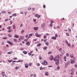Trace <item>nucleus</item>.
<instances>
[{
  "label": "nucleus",
  "mask_w": 77,
  "mask_h": 77,
  "mask_svg": "<svg viewBox=\"0 0 77 77\" xmlns=\"http://www.w3.org/2000/svg\"><path fill=\"white\" fill-rule=\"evenodd\" d=\"M28 36H29V35H26V38H27H27H28V37H29Z\"/></svg>",
  "instance_id": "42"
},
{
  "label": "nucleus",
  "mask_w": 77,
  "mask_h": 77,
  "mask_svg": "<svg viewBox=\"0 0 77 77\" xmlns=\"http://www.w3.org/2000/svg\"><path fill=\"white\" fill-rule=\"evenodd\" d=\"M64 60L65 61H66V56H65L64 57Z\"/></svg>",
  "instance_id": "20"
},
{
  "label": "nucleus",
  "mask_w": 77,
  "mask_h": 77,
  "mask_svg": "<svg viewBox=\"0 0 77 77\" xmlns=\"http://www.w3.org/2000/svg\"><path fill=\"white\" fill-rule=\"evenodd\" d=\"M58 35H57V34H55V37H56H56H57V36H58Z\"/></svg>",
  "instance_id": "44"
},
{
  "label": "nucleus",
  "mask_w": 77,
  "mask_h": 77,
  "mask_svg": "<svg viewBox=\"0 0 77 77\" xmlns=\"http://www.w3.org/2000/svg\"><path fill=\"white\" fill-rule=\"evenodd\" d=\"M71 63L73 64V63H74L75 62V57H73V60H71Z\"/></svg>",
  "instance_id": "1"
},
{
  "label": "nucleus",
  "mask_w": 77,
  "mask_h": 77,
  "mask_svg": "<svg viewBox=\"0 0 77 77\" xmlns=\"http://www.w3.org/2000/svg\"><path fill=\"white\" fill-rule=\"evenodd\" d=\"M41 26L42 27H44L45 26V23H43L42 24Z\"/></svg>",
  "instance_id": "14"
},
{
  "label": "nucleus",
  "mask_w": 77,
  "mask_h": 77,
  "mask_svg": "<svg viewBox=\"0 0 77 77\" xmlns=\"http://www.w3.org/2000/svg\"><path fill=\"white\" fill-rule=\"evenodd\" d=\"M31 9H32V8H28V10L29 11H30V10H31Z\"/></svg>",
  "instance_id": "49"
},
{
  "label": "nucleus",
  "mask_w": 77,
  "mask_h": 77,
  "mask_svg": "<svg viewBox=\"0 0 77 77\" xmlns=\"http://www.w3.org/2000/svg\"><path fill=\"white\" fill-rule=\"evenodd\" d=\"M8 42V44H10V43L11 42L8 41H7V42Z\"/></svg>",
  "instance_id": "61"
},
{
  "label": "nucleus",
  "mask_w": 77,
  "mask_h": 77,
  "mask_svg": "<svg viewBox=\"0 0 77 77\" xmlns=\"http://www.w3.org/2000/svg\"><path fill=\"white\" fill-rule=\"evenodd\" d=\"M20 50H24V48H21Z\"/></svg>",
  "instance_id": "56"
},
{
  "label": "nucleus",
  "mask_w": 77,
  "mask_h": 77,
  "mask_svg": "<svg viewBox=\"0 0 77 77\" xmlns=\"http://www.w3.org/2000/svg\"><path fill=\"white\" fill-rule=\"evenodd\" d=\"M33 29L35 30H38V28L37 27H34Z\"/></svg>",
  "instance_id": "17"
},
{
  "label": "nucleus",
  "mask_w": 77,
  "mask_h": 77,
  "mask_svg": "<svg viewBox=\"0 0 77 77\" xmlns=\"http://www.w3.org/2000/svg\"><path fill=\"white\" fill-rule=\"evenodd\" d=\"M25 68H27L29 67V66L28 65V64H25Z\"/></svg>",
  "instance_id": "10"
},
{
  "label": "nucleus",
  "mask_w": 77,
  "mask_h": 77,
  "mask_svg": "<svg viewBox=\"0 0 77 77\" xmlns=\"http://www.w3.org/2000/svg\"><path fill=\"white\" fill-rule=\"evenodd\" d=\"M59 59H57L56 61V65H59Z\"/></svg>",
  "instance_id": "4"
},
{
  "label": "nucleus",
  "mask_w": 77,
  "mask_h": 77,
  "mask_svg": "<svg viewBox=\"0 0 77 77\" xmlns=\"http://www.w3.org/2000/svg\"><path fill=\"white\" fill-rule=\"evenodd\" d=\"M74 55L73 54H71V55L70 56V57H72V58L73 57Z\"/></svg>",
  "instance_id": "24"
},
{
  "label": "nucleus",
  "mask_w": 77,
  "mask_h": 77,
  "mask_svg": "<svg viewBox=\"0 0 77 77\" xmlns=\"http://www.w3.org/2000/svg\"><path fill=\"white\" fill-rule=\"evenodd\" d=\"M10 23H11V24H12V21L10 20Z\"/></svg>",
  "instance_id": "52"
},
{
  "label": "nucleus",
  "mask_w": 77,
  "mask_h": 77,
  "mask_svg": "<svg viewBox=\"0 0 77 77\" xmlns=\"http://www.w3.org/2000/svg\"><path fill=\"white\" fill-rule=\"evenodd\" d=\"M47 47H46L45 46L44 47L43 49L44 50H47Z\"/></svg>",
  "instance_id": "22"
},
{
  "label": "nucleus",
  "mask_w": 77,
  "mask_h": 77,
  "mask_svg": "<svg viewBox=\"0 0 77 77\" xmlns=\"http://www.w3.org/2000/svg\"><path fill=\"white\" fill-rule=\"evenodd\" d=\"M61 54H64V53H65L64 51H62L61 52Z\"/></svg>",
  "instance_id": "25"
},
{
  "label": "nucleus",
  "mask_w": 77,
  "mask_h": 77,
  "mask_svg": "<svg viewBox=\"0 0 77 77\" xmlns=\"http://www.w3.org/2000/svg\"><path fill=\"white\" fill-rule=\"evenodd\" d=\"M30 77H32V76H33V74H31L30 75Z\"/></svg>",
  "instance_id": "59"
},
{
  "label": "nucleus",
  "mask_w": 77,
  "mask_h": 77,
  "mask_svg": "<svg viewBox=\"0 0 77 77\" xmlns=\"http://www.w3.org/2000/svg\"><path fill=\"white\" fill-rule=\"evenodd\" d=\"M18 68H19V67L18 66H16L15 67V69H16V70H18Z\"/></svg>",
  "instance_id": "23"
},
{
  "label": "nucleus",
  "mask_w": 77,
  "mask_h": 77,
  "mask_svg": "<svg viewBox=\"0 0 77 77\" xmlns=\"http://www.w3.org/2000/svg\"><path fill=\"white\" fill-rule=\"evenodd\" d=\"M20 38L21 39H23V38H24V37L23 36H20Z\"/></svg>",
  "instance_id": "31"
},
{
  "label": "nucleus",
  "mask_w": 77,
  "mask_h": 77,
  "mask_svg": "<svg viewBox=\"0 0 77 77\" xmlns=\"http://www.w3.org/2000/svg\"><path fill=\"white\" fill-rule=\"evenodd\" d=\"M28 54L29 55V56H31L32 55V54H30V53H28Z\"/></svg>",
  "instance_id": "57"
},
{
  "label": "nucleus",
  "mask_w": 77,
  "mask_h": 77,
  "mask_svg": "<svg viewBox=\"0 0 77 77\" xmlns=\"http://www.w3.org/2000/svg\"><path fill=\"white\" fill-rule=\"evenodd\" d=\"M2 74L3 75H4L5 74V72H2Z\"/></svg>",
  "instance_id": "48"
},
{
  "label": "nucleus",
  "mask_w": 77,
  "mask_h": 77,
  "mask_svg": "<svg viewBox=\"0 0 77 77\" xmlns=\"http://www.w3.org/2000/svg\"><path fill=\"white\" fill-rule=\"evenodd\" d=\"M41 45V44L39 43L37 45V47H40Z\"/></svg>",
  "instance_id": "18"
},
{
  "label": "nucleus",
  "mask_w": 77,
  "mask_h": 77,
  "mask_svg": "<svg viewBox=\"0 0 77 77\" xmlns=\"http://www.w3.org/2000/svg\"><path fill=\"white\" fill-rule=\"evenodd\" d=\"M11 27V26H9L7 27V29H10Z\"/></svg>",
  "instance_id": "33"
},
{
  "label": "nucleus",
  "mask_w": 77,
  "mask_h": 77,
  "mask_svg": "<svg viewBox=\"0 0 77 77\" xmlns=\"http://www.w3.org/2000/svg\"><path fill=\"white\" fill-rule=\"evenodd\" d=\"M59 68H60V67H59V66H58L57 68V69H59Z\"/></svg>",
  "instance_id": "54"
},
{
  "label": "nucleus",
  "mask_w": 77,
  "mask_h": 77,
  "mask_svg": "<svg viewBox=\"0 0 77 77\" xmlns=\"http://www.w3.org/2000/svg\"><path fill=\"white\" fill-rule=\"evenodd\" d=\"M48 54H51V52L49 51L48 52Z\"/></svg>",
  "instance_id": "53"
},
{
  "label": "nucleus",
  "mask_w": 77,
  "mask_h": 77,
  "mask_svg": "<svg viewBox=\"0 0 77 77\" xmlns=\"http://www.w3.org/2000/svg\"><path fill=\"white\" fill-rule=\"evenodd\" d=\"M14 38H18L19 36L17 34H15L14 36Z\"/></svg>",
  "instance_id": "8"
},
{
  "label": "nucleus",
  "mask_w": 77,
  "mask_h": 77,
  "mask_svg": "<svg viewBox=\"0 0 77 77\" xmlns=\"http://www.w3.org/2000/svg\"><path fill=\"white\" fill-rule=\"evenodd\" d=\"M67 45L69 46V47H71V44L69 43H68L67 44Z\"/></svg>",
  "instance_id": "28"
},
{
  "label": "nucleus",
  "mask_w": 77,
  "mask_h": 77,
  "mask_svg": "<svg viewBox=\"0 0 77 77\" xmlns=\"http://www.w3.org/2000/svg\"><path fill=\"white\" fill-rule=\"evenodd\" d=\"M68 64L67 63H66L65 66V68H67V66H68Z\"/></svg>",
  "instance_id": "27"
},
{
  "label": "nucleus",
  "mask_w": 77,
  "mask_h": 77,
  "mask_svg": "<svg viewBox=\"0 0 77 77\" xmlns=\"http://www.w3.org/2000/svg\"><path fill=\"white\" fill-rule=\"evenodd\" d=\"M50 26V27H52L53 26V24H52V23H51Z\"/></svg>",
  "instance_id": "51"
},
{
  "label": "nucleus",
  "mask_w": 77,
  "mask_h": 77,
  "mask_svg": "<svg viewBox=\"0 0 77 77\" xmlns=\"http://www.w3.org/2000/svg\"><path fill=\"white\" fill-rule=\"evenodd\" d=\"M11 31H12V30L10 29L8 31V33H11Z\"/></svg>",
  "instance_id": "38"
},
{
  "label": "nucleus",
  "mask_w": 77,
  "mask_h": 77,
  "mask_svg": "<svg viewBox=\"0 0 77 77\" xmlns=\"http://www.w3.org/2000/svg\"><path fill=\"white\" fill-rule=\"evenodd\" d=\"M2 38L3 39H8V37H3Z\"/></svg>",
  "instance_id": "21"
},
{
  "label": "nucleus",
  "mask_w": 77,
  "mask_h": 77,
  "mask_svg": "<svg viewBox=\"0 0 77 77\" xmlns=\"http://www.w3.org/2000/svg\"><path fill=\"white\" fill-rule=\"evenodd\" d=\"M51 39H53L54 40H56V37L55 36H53L52 37Z\"/></svg>",
  "instance_id": "11"
},
{
  "label": "nucleus",
  "mask_w": 77,
  "mask_h": 77,
  "mask_svg": "<svg viewBox=\"0 0 77 77\" xmlns=\"http://www.w3.org/2000/svg\"><path fill=\"white\" fill-rule=\"evenodd\" d=\"M72 26L73 27H74V23H73Z\"/></svg>",
  "instance_id": "60"
},
{
  "label": "nucleus",
  "mask_w": 77,
  "mask_h": 77,
  "mask_svg": "<svg viewBox=\"0 0 77 77\" xmlns=\"http://www.w3.org/2000/svg\"><path fill=\"white\" fill-rule=\"evenodd\" d=\"M39 59H40V60H41V59H42V57H39Z\"/></svg>",
  "instance_id": "46"
},
{
  "label": "nucleus",
  "mask_w": 77,
  "mask_h": 77,
  "mask_svg": "<svg viewBox=\"0 0 77 77\" xmlns=\"http://www.w3.org/2000/svg\"><path fill=\"white\" fill-rule=\"evenodd\" d=\"M17 59V58H13V60H16Z\"/></svg>",
  "instance_id": "58"
},
{
  "label": "nucleus",
  "mask_w": 77,
  "mask_h": 77,
  "mask_svg": "<svg viewBox=\"0 0 77 77\" xmlns=\"http://www.w3.org/2000/svg\"><path fill=\"white\" fill-rule=\"evenodd\" d=\"M50 59L51 60H53V55H51L50 56Z\"/></svg>",
  "instance_id": "6"
},
{
  "label": "nucleus",
  "mask_w": 77,
  "mask_h": 77,
  "mask_svg": "<svg viewBox=\"0 0 77 77\" xmlns=\"http://www.w3.org/2000/svg\"><path fill=\"white\" fill-rule=\"evenodd\" d=\"M43 8H44V9H45V8L46 7L45 6V5H43Z\"/></svg>",
  "instance_id": "34"
},
{
  "label": "nucleus",
  "mask_w": 77,
  "mask_h": 77,
  "mask_svg": "<svg viewBox=\"0 0 77 77\" xmlns=\"http://www.w3.org/2000/svg\"><path fill=\"white\" fill-rule=\"evenodd\" d=\"M18 42H21V40L20 38H19L18 40Z\"/></svg>",
  "instance_id": "41"
},
{
  "label": "nucleus",
  "mask_w": 77,
  "mask_h": 77,
  "mask_svg": "<svg viewBox=\"0 0 77 77\" xmlns=\"http://www.w3.org/2000/svg\"><path fill=\"white\" fill-rule=\"evenodd\" d=\"M35 35L36 37H38L39 38L41 36V34H39L38 35V32H36Z\"/></svg>",
  "instance_id": "2"
},
{
  "label": "nucleus",
  "mask_w": 77,
  "mask_h": 77,
  "mask_svg": "<svg viewBox=\"0 0 77 77\" xmlns=\"http://www.w3.org/2000/svg\"><path fill=\"white\" fill-rule=\"evenodd\" d=\"M32 63H29V66H31V65H32Z\"/></svg>",
  "instance_id": "39"
},
{
  "label": "nucleus",
  "mask_w": 77,
  "mask_h": 77,
  "mask_svg": "<svg viewBox=\"0 0 77 77\" xmlns=\"http://www.w3.org/2000/svg\"><path fill=\"white\" fill-rule=\"evenodd\" d=\"M45 75L46 76L48 75V72H46L45 73Z\"/></svg>",
  "instance_id": "16"
},
{
  "label": "nucleus",
  "mask_w": 77,
  "mask_h": 77,
  "mask_svg": "<svg viewBox=\"0 0 77 77\" xmlns=\"http://www.w3.org/2000/svg\"><path fill=\"white\" fill-rule=\"evenodd\" d=\"M26 44H27V45L28 46L30 45V42H27L26 43Z\"/></svg>",
  "instance_id": "7"
},
{
  "label": "nucleus",
  "mask_w": 77,
  "mask_h": 77,
  "mask_svg": "<svg viewBox=\"0 0 77 77\" xmlns=\"http://www.w3.org/2000/svg\"><path fill=\"white\" fill-rule=\"evenodd\" d=\"M16 13H14V14H13L12 15V16H14V17H16V16H17V15Z\"/></svg>",
  "instance_id": "26"
},
{
  "label": "nucleus",
  "mask_w": 77,
  "mask_h": 77,
  "mask_svg": "<svg viewBox=\"0 0 77 77\" xmlns=\"http://www.w3.org/2000/svg\"><path fill=\"white\" fill-rule=\"evenodd\" d=\"M70 74H71V75H74V72H72L71 73H70Z\"/></svg>",
  "instance_id": "47"
},
{
  "label": "nucleus",
  "mask_w": 77,
  "mask_h": 77,
  "mask_svg": "<svg viewBox=\"0 0 77 77\" xmlns=\"http://www.w3.org/2000/svg\"><path fill=\"white\" fill-rule=\"evenodd\" d=\"M47 36V35H45L44 36H43V38L44 39H45V38H46V37Z\"/></svg>",
  "instance_id": "32"
},
{
  "label": "nucleus",
  "mask_w": 77,
  "mask_h": 77,
  "mask_svg": "<svg viewBox=\"0 0 77 77\" xmlns=\"http://www.w3.org/2000/svg\"><path fill=\"white\" fill-rule=\"evenodd\" d=\"M39 69L40 70H44V69H45V68H42V67H40L39 68Z\"/></svg>",
  "instance_id": "12"
},
{
  "label": "nucleus",
  "mask_w": 77,
  "mask_h": 77,
  "mask_svg": "<svg viewBox=\"0 0 77 77\" xmlns=\"http://www.w3.org/2000/svg\"><path fill=\"white\" fill-rule=\"evenodd\" d=\"M12 61H13V60H8V61L9 62V63H11V62Z\"/></svg>",
  "instance_id": "19"
},
{
  "label": "nucleus",
  "mask_w": 77,
  "mask_h": 77,
  "mask_svg": "<svg viewBox=\"0 0 77 77\" xmlns=\"http://www.w3.org/2000/svg\"><path fill=\"white\" fill-rule=\"evenodd\" d=\"M54 23V21H53L52 20H51V24H52V23Z\"/></svg>",
  "instance_id": "36"
},
{
  "label": "nucleus",
  "mask_w": 77,
  "mask_h": 77,
  "mask_svg": "<svg viewBox=\"0 0 77 77\" xmlns=\"http://www.w3.org/2000/svg\"><path fill=\"white\" fill-rule=\"evenodd\" d=\"M5 13H6V11H2L1 12V14H5Z\"/></svg>",
  "instance_id": "29"
},
{
  "label": "nucleus",
  "mask_w": 77,
  "mask_h": 77,
  "mask_svg": "<svg viewBox=\"0 0 77 77\" xmlns=\"http://www.w3.org/2000/svg\"><path fill=\"white\" fill-rule=\"evenodd\" d=\"M15 25H13V29H15Z\"/></svg>",
  "instance_id": "30"
},
{
  "label": "nucleus",
  "mask_w": 77,
  "mask_h": 77,
  "mask_svg": "<svg viewBox=\"0 0 77 77\" xmlns=\"http://www.w3.org/2000/svg\"><path fill=\"white\" fill-rule=\"evenodd\" d=\"M32 35H33V34L32 33H31V34H29V36L28 37V38H27V39H29V38H30V37H31V36H32Z\"/></svg>",
  "instance_id": "9"
},
{
  "label": "nucleus",
  "mask_w": 77,
  "mask_h": 77,
  "mask_svg": "<svg viewBox=\"0 0 77 77\" xmlns=\"http://www.w3.org/2000/svg\"><path fill=\"white\" fill-rule=\"evenodd\" d=\"M35 17H38V18L41 17V15H39L38 14H35Z\"/></svg>",
  "instance_id": "3"
},
{
  "label": "nucleus",
  "mask_w": 77,
  "mask_h": 77,
  "mask_svg": "<svg viewBox=\"0 0 77 77\" xmlns=\"http://www.w3.org/2000/svg\"><path fill=\"white\" fill-rule=\"evenodd\" d=\"M13 52H13V51H11L7 52V54H12Z\"/></svg>",
  "instance_id": "5"
},
{
  "label": "nucleus",
  "mask_w": 77,
  "mask_h": 77,
  "mask_svg": "<svg viewBox=\"0 0 77 77\" xmlns=\"http://www.w3.org/2000/svg\"><path fill=\"white\" fill-rule=\"evenodd\" d=\"M8 36L9 37H12V35L10 34H8Z\"/></svg>",
  "instance_id": "37"
},
{
  "label": "nucleus",
  "mask_w": 77,
  "mask_h": 77,
  "mask_svg": "<svg viewBox=\"0 0 77 77\" xmlns=\"http://www.w3.org/2000/svg\"><path fill=\"white\" fill-rule=\"evenodd\" d=\"M66 56H68H68H69V54H68V53H66Z\"/></svg>",
  "instance_id": "55"
},
{
  "label": "nucleus",
  "mask_w": 77,
  "mask_h": 77,
  "mask_svg": "<svg viewBox=\"0 0 77 77\" xmlns=\"http://www.w3.org/2000/svg\"><path fill=\"white\" fill-rule=\"evenodd\" d=\"M37 65L38 66H40V64L39 63H38V64H37Z\"/></svg>",
  "instance_id": "63"
},
{
  "label": "nucleus",
  "mask_w": 77,
  "mask_h": 77,
  "mask_svg": "<svg viewBox=\"0 0 77 77\" xmlns=\"http://www.w3.org/2000/svg\"><path fill=\"white\" fill-rule=\"evenodd\" d=\"M10 45H13V44H13V43H12V42H11L10 43Z\"/></svg>",
  "instance_id": "40"
},
{
  "label": "nucleus",
  "mask_w": 77,
  "mask_h": 77,
  "mask_svg": "<svg viewBox=\"0 0 77 77\" xmlns=\"http://www.w3.org/2000/svg\"><path fill=\"white\" fill-rule=\"evenodd\" d=\"M14 41H15V42H17V39H16L14 38Z\"/></svg>",
  "instance_id": "43"
},
{
  "label": "nucleus",
  "mask_w": 77,
  "mask_h": 77,
  "mask_svg": "<svg viewBox=\"0 0 77 77\" xmlns=\"http://www.w3.org/2000/svg\"><path fill=\"white\" fill-rule=\"evenodd\" d=\"M28 40V39H26L24 40V41H26H26H27V40Z\"/></svg>",
  "instance_id": "62"
},
{
  "label": "nucleus",
  "mask_w": 77,
  "mask_h": 77,
  "mask_svg": "<svg viewBox=\"0 0 77 77\" xmlns=\"http://www.w3.org/2000/svg\"><path fill=\"white\" fill-rule=\"evenodd\" d=\"M44 63L45 64V65H47V61H46V60H44Z\"/></svg>",
  "instance_id": "15"
},
{
  "label": "nucleus",
  "mask_w": 77,
  "mask_h": 77,
  "mask_svg": "<svg viewBox=\"0 0 77 77\" xmlns=\"http://www.w3.org/2000/svg\"><path fill=\"white\" fill-rule=\"evenodd\" d=\"M3 77H8V76H7L5 75H4V76H3Z\"/></svg>",
  "instance_id": "64"
},
{
  "label": "nucleus",
  "mask_w": 77,
  "mask_h": 77,
  "mask_svg": "<svg viewBox=\"0 0 77 77\" xmlns=\"http://www.w3.org/2000/svg\"><path fill=\"white\" fill-rule=\"evenodd\" d=\"M23 62V60H19L17 62Z\"/></svg>",
  "instance_id": "35"
},
{
  "label": "nucleus",
  "mask_w": 77,
  "mask_h": 77,
  "mask_svg": "<svg viewBox=\"0 0 77 77\" xmlns=\"http://www.w3.org/2000/svg\"><path fill=\"white\" fill-rule=\"evenodd\" d=\"M23 53L24 54H27V51H23Z\"/></svg>",
  "instance_id": "13"
},
{
  "label": "nucleus",
  "mask_w": 77,
  "mask_h": 77,
  "mask_svg": "<svg viewBox=\"0 0 77 77\" xmlns=\"http://www.w3.org/2000/svg\"><path fill=\"white\" fill-rule=\"evenodd\" d=\"M45 44H46V45H48V42H45Z\"/></svg>",
  "instance_id": "45"
},
{
  "label": "nucleus",
  "mask_w": 77,
  "mask_h": 77,
  "mask_svg": "<svg viewBox=\"0 0 77 77\" xmlns=\"http://www.w3.org/2000/svg\"><path fill=\"white\" fill-rule=\"evenodd\" d=\"M74 70V68L72 69L71 70L72 72H73Z\"/></svg>",
  "instance_id": "50"
}]
</instances>
